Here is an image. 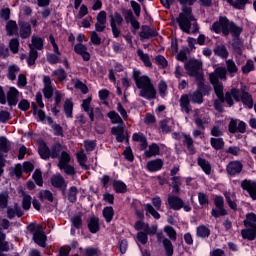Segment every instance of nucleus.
<instances>
[{
  "label": "nucleus",
  "mask_w": 256,
  "mask_h": 256,
  "mask_svg": "<svg viewBox=\"0 0 256 256\" xmlns=\"http://www.w3.org/2000/svg\"><path fill=\"white\" fill-rule=\"evenodd\" d=\"M64 113L67 119L73 118V101L66 99L64 102Z\"/></svg>",
  "instance_id": "obj_45"
},
{
  "label": "nucleus",
  "mask_w": 256,
  "mask_h": 256,
  "mask_svg": "<svg viewBox=\"0 0 256 256\" xmlns=\"http://www.w3.org/2000/svg\"><path fill=\"white\" fill-rule=\"evenodd\" d=\"M197 163L205 175H211V163L205 158L198 157Z\"/></svg>",
  "instance_id": "obj_32"
},
{
  "label": "nucleus",
  "mask_w": 256,
  "mask_h": 256,
  "mask_svg": "<svg viewBox=\"0 0 256 256\" xmlns=\"http://www.w3.org/2000/svg\"><path fill=\"white\" fill-rule=\"evenodd\" d=\"M198 82L196 91H199V93L202 94L203 97H206V95H209L210 87L209 85H206L203 80H196Z\"/></svg>",
  "instance_id": "obj_44"
},
{
  "label": "nucleus",
  "mask_w": 256,
  "mask_h": 256,
  "mask_svg": "<svg viewBox=\"0 0 256 256\" xmlns=\"http://www.w3.org/2000/svg\"><path fill=\"white\" fill-rule=\"evenodd\" d=\"M167 205L172 211H181V209H183V199L177 195H169Z\"/></svg>",
  "instance_id": "obj_11"
},
{
  "label": "nucleus",
  "mask_w": 256,
  "mask_h": 256,
  "mask_svg": "<svg viewBox=\"0 0 256 256\" xmlns=\"http://www.w3.org/2000/svg\"><path fill=\"white\" fill-rule=\"evenodd\" d=\"M153 82H151V78L147 75L141 76V78L135 83L137 89L143 90L146 87H149Z\"/></svg>",
  "instance_id": "obj_33"
},
{
  "label": "nucleus",
  "mask_w": 256,
  "mask_h": 256,
  "mask_svg": "<svg viewBox=\"0 0 256 256\" xmlns=\"http://www.w3.org/2000/svg\"><path fill=\"white\" fill-rule=\"evenodd\" d=\"M9 206V193H0V209H7Z\"/></svg>",
  "instance_id": "obj_59"
},
{
  "label": "nucleus",
  "mask_w": 256,
  "mask_h": 256,
  "mask_svg": "<svg viewBox=\"0 0 256 256\" xmlns=\"http://www.w3.org/2000/svg\"><path fill=\"white\" fill-rule=\"evenodd\" d=\"M32 179H34L38 187H43V173L41 172V170L36 169L32 175Z\"/></svg>",
  "instance_id": "obj_55"
},
{
  "label": "nucleus",
  "mask_w": 256,
  "mask_h": 256,
  "mask_svg": "<svg viewBox=\"0 0 256 256\" xmlns=\"http://www.w3.org/2000/svg\"><path fill=\"white\" fill-rule=\"evenodd\" d=\"M74 87L75 89H79L83 95H87V93H89V87H87L86 84L79 79H76L74 82Z\"/></svg>",
  "instance_id": "obj_57"
},
{
  "label": "nucleus",
  "mask_w": 256,
  "mask_h": 256,
  "mask_svg": "<svg viewBox=\"0 0 256 256\" xmlns=\"http://www.w3.org/2000/svg\"><path fill=\"white\" fill-rule=\"evenodd\" d=\"M122 155H124L126 161H129L130 163H133V161H135V155H133V149H131V146L126 147Z\"/></svg>",
  "instance_id": "obj_62"
},
{
  "label": "nucleus",
  "mask_w": 256,
  "mask_h": 256,
  "mask_svg": "<svg viewBox=\"0 0 256 256\" xmlns=\"http://www.w3.org/2000/svg\"><path fill=\"white\" fill-rule=\"evenodd\" d=\"M243 171V163L239 160L230 161L226 166V172L229 177H237Z\"/></svg>",
  "instance_id": "obj_8"
},
{
  "label": "nucleus",
  "mask_w": 256,
  "mask_h": 256,
  "mask_svg": "<svg viewBox=\"0 0 256 256\" xmlns=\"http://www.w3.org/2000/svg\"><path fill=\"white\" fill-rule=\"evenodd\" d=\"M137 55L140 57V60L145 65V67H153V63H151V58L149 54H144L142 49L137 50Z\"/></svg>",
  "instance_id": "obj_43"
},
{
  "label": "nucleus",
  "mask_w": 256,
  "mask_h": 256,
  "mask_svg": "<svg viewBox=\"0 0 256 256\" xmlns=\"http://www.w3.org/2000/svg\"><path fill=\"white\" fill-rule=\"evenodd\" d=\"M169 123H171L170 119H163L159 122L162 133H171L173 131V127Z\"/></svg>",
  "instance_id": "obj_50"
},
{
  "label": "nucleus",
  "mask_w": 256,
  "mask_h": 256,
  "mask_svg": "<svg viewBox=\"0 0 256 256\" xmlns=\"http://www.w3.org/2000/svg\"><path fill=\"white\" fill-rule=\"evenodd\" d=\"M214 54L221 59H227V57H229V51L227 50V47L223 44L217 45L214 48Z\"/></svg>",
  "instance_id": "obj_30"
},
{
  "label": "nucleus",
  "mask_w": 256,
  "mask_h": 256,
  "mask_svg": "<svg viewBox=\"0 0 256 256\" xmlns=\"http://www.w3.org/2000/svg\"><path fill=\"white\" fill-rule=\"evenodd\" d=\"M164 231L168 235L169 239H171V241H177V231H175L173 226H165Z\"/></svg>",
  "instance_id": "obj_61"
},
{
  "label": "nucleus",
  "mask_w": 256,
  "mask_h": 256,
  "mask_svg": "<svg viewBox=\"0 0 256 256\" xmlns=\"http://www.w3.org/2000/svg\"><path fill=\"white\" fill-rule=\"evenodd\" d=\"M210 145L215 149V151H221L225 149V140L223 138H210Z\"/></svg>",
  "instance_id": "obj_35"
},
{
  "label": "nucleus",
  "mask_w": 256,
  "mask_h": 256,
  "mask_svg": "<svg viewBox=\"0 0 256 256\" xmlns=\"http://www.w3.org/2000/svg\"><path fill=\"white\" fill-rule=\"evenodd\" d=\"M71 224L74 229H83V216L81 214L72 216Z\"/></svg>",
  "instance_id": "obj_42"
},
{
  "label": "nucleus",
  "mask_w": 256,
  "mask_h": 256,
  "mask_svg": "<svg viewBox=\"0 0 256 256\" xmlns=\"http://www.w3.org/2000/svg\"><path fill=\"white\" fill-rule=\"evenodd\" d=\"M19 38H12L9 42V49L14 54L17 55L19 53Z\"/></svg>",
  "instance_id": "obj_56"
},
{
  "label": "nucleus",
  "mask_w": 256,
  "mask_h": 256,
  "mask_svg": "<svg viewBox=\"0 0 256 256\" xmlns=\"http://www.w3.org/2000/svg\"><path fill=\"white\" fill-rule=\"evenodd\" d=\"M21 39H29L31 37V24L23 22L20 26Z\"/></svg>",
  "instance_id": "obj_29"
},
{
  "label": "nucleus",
  "mask_w": 256,
  "mask_h": 256,
  "mask_svg": "<svg viewBox=\"0 0 256 256\" xmlns=\"http://www.w3.org/2000/svg\"><path fill=\"white\" fill-rule=\"evenodd\" d=\"M189 48H184L179 51V53L176 55L177 61H180L181 63H186L187 61V53H189Z\"/></svg>",
  "instance_id": "obj_64"
},
{
  "label": "nucleus",
  "mask_w": 256,
  "mask_h": 256,
  "mask_svg": "<svg viewBox=\"0 0 256 256\" xmlns=\"http://www.w3.org/2000/svg\"><path fill=\"white\" fill-rule=\"evenodd\" d=\"M184 69L187 71L189 77H194L196 81H203L204 76L201 70L203 69V62L197 59H190L184 64Z\"/></svg>",
  "instance_id": "obj_4"
},
{
  "label": "nucleus",
  "mask_w": 256,
  "mask_h": 256,
  "mask_svg": "<svg viewBox=\"0 0 256 256\" xmlns=\"http://www.w3.org/2000/svg\"><path fill=\"white\" fill-rule=\"evenodd\" d=\"M196 235L197 237H200V239H208L211 235V229L205 225H200L196 229Z\"/></svg>",
  "instance_id": "obj_31"
},
{
  "label": "nucleus",
  "mask_w": 256,
  "mask_h": 256,
  "mask_svg": "<svg viewBox=\"0 0 256 256\" xmlns=\"http://www.w3.org/2000/svg\"><path fill=\"white\" fill-rule=\"evenodd\" d=\"M190 101L194 105H201L203 103V94L199 91H194L192 94H189Z\"/></svg>",
  "instance_id": "obj_41"
},
{
  "label": "nucleus",
  "mask_w": 256,
  "mask_h": 256,
  "mask_svg": "<svg viewBox=\"0 0 256 256\" xmlns=\"http://www.w3.org/2000/svg\"><path fill=\"white\" fill-rule=\"evenodd\" d=\"M27 230L33 234V241L39 247H43L44 249L47 247V235L45 231L41 230L39 226H36L34 223H30L27 226Z\"/></svg>",
  "instance_id": "obj_5"
},
{
  "label": "nucleus",
  "mask_w": 256,
  "mask_h": 256,
  "mask_svg": "<svg viewBox=\"0 0 256 256\" xmlns=\"http://www.w3.org/2000/svg\"><path fill=\"white\" fill-rule=\"evenodd\" d=\"M136 239L141 245H147L149 242V236L148 234L144 231H140L136 234Z\"/></svg>",
  "instance_id": "obj_60"
},
{
  "label": "nucleus",
  "mask_w": 256,
  "mask_h": 256,
  "mask_svg": "<svg viewBox=\"0 0 256 256\" xmlns=\"http://www.w3.org/2000/svg\"><path fill=\"white\" fill-rule=\"evenodd\" d=\"M52 75H53V77H58V81H60V83H63V81H65V79H67V72H65V69H63V68L54 70L52 72Z\"/></svg>",
  "instance_id": "obj_54"
},
{
  "label": "nucleus",
  "mask_w": 256,
  "mask_h": 256,
  "mask_svg": "<svg viewBox=\"0 0 256 256\" xmlns=\"http://www.w3.org/2000/svg\"><path fill=\"white\" fill-rule=\"evenodd\" d=\"M44 43H45V39H43L42 37H37V36L32 37V45L38 51H42Z\"/></svg>",
  "instance_id": "obj_53"
},
{
  "label": "nucleus",
  "mask_w": 256,
  "mask_h": 256,
  "mask_svg": "<svg viewBox=\"0 0 256 256\" xmlns=\"http://www.w3.org/2000/svg\"><path fill=\"white\" fill-rule=\"evenodd\" d=\"M198 202L201 207H207L209 205V196L205 192L198 193Z\"/></svg>",
  "instance_id": "obj_63"
},
{
  "label": "nucleus",
  "mask_w": 256,
  "mask_h": 256,
  "mask_svg": "<svg viewBox=\"0 0 256 256\" xmlns=\"http://www.w3.org/2000/svg\"><path fill=\"white\" fill-rule=\"evenodd\" d=\"M240 101L247 109H253V96L243 88L241 89Z\"/></svg>",
  "instance_id": "obj_21"
},
{
  "label": "nucleus",
  "mask_w": 256,
  "mask_h": 256,
  "mask_svg": "<svg viewBox=\"0 0 256 256\" xmlns=\"http://www.w3.org/2000/svg\"><path fill=\"white\" fill-rule=\"evenodd\" d=\"M182 136L184 138L183 145L186 146L190 155H195V146L193 145V138H191V135L182 133Z\"/></svg>",
  "instance_id": "obj_27"
},
{
  "label": "nucleus",
  "mask_w": 256,
  "mask_h": 256,
  "mask_svg": "<svg viewBox=\"0 0 256 256\" xmlns=\"http://www.w3.org/2000/svg\"><path fill=\"white\" fill-rule=\"evenodd\" d=\"M6 101L11 109L17 107V103H19V90L15 87H11L7 92Z\"/></svg>",
  "instance_id": "obj_12"
},
{
  "label": "nucleus",
  "mask_w": 256,
  "mask_h": 256,
  "mask_svg": "<svg viewBox=\"0 0 256 256\" xmlns=\"http://www.w3.org/2000/svg\"><path fill=\"white\" fill-rule=\"evenodd\" d=\"M88 231L95 235L101 231V224L99 223V217L91 216L86 220Z\"/></svg>",
  "instance_id": "obj_13"
},
{
  "label": "nucleus",
  "mask_w": 256,
  "mask_h": 256,
  "mask_svg": "<svg viewBox=\"0 0 256 256\" xmlns=\"http://www.w3.org/2000/svg\"><path fill=\"white\" fill-rule=\"evenodd\" d=\"M244 227H253L256 225V214L248 212L246 218L243 220Z\"/></svg>",
  "instance_id": "obj_37"
},
{
  "label": "nucleus",
  "mask_w": 256,
  "mask_h": 256,
  "mask_svg": "<svg viewBox=\"0 0 256 256\" xmlns=\"http://www.w3.org/2000/svg\"><path fill=\"white\" fill-rule=\"evenodd\" d=\"M5 30L9 37H13V35H19V26L17 25V21L8 20L5 26Z\"/></svg>",
  "instance_id": "obj_22"
},
{
  "label": "nucleus",
  "mask_w": 256,
  "mask_h": 256,
  "mask_svg": "<svg viewBox=\"0 0 256 256\" xmlns=\"http://www.w3.org/2000/svg\"><path fill=\"white\" fill-rule=\"evenodd\" d=\"M132 141H136L137 143H140V151H145L149 144L147 143V137H145V134L143 133H134L132 135Z\"/></svg>",
  "instance_id": "obj_25"
},
{
  "label": "nucleus",
  "mask_w": 256,
  "mask_h": 256,
  "mask_svg": "<svg viewBox=\"0 0 256 256\" xmlns=\"http://www.w3.org/2000/svg\"><path fill=\"white\" fill-rule=\"evenodd\" d=\"M109 18L112 35L114 39H118V37L121 35V30L118 27H121V25H123V16H121V13L115 12L114 14H110Z\"/></svg>",
  "instance_id": "obj_7"
},
{
  "label": "nucleus",
  "mask_w": 256,
  "mask_h": 256,
  "mask_svg": "<svg viewBox=\"0 0 256 256\" xmlns=\"http://www.w3.org/2000/svg\"><path fill=\"white\" fill-rule=\"evenodd\" d=\"M22 209H24V211H29V209H31V201H32V197L29 194H25V191L22 190Z\"/></svg>",
  "instance_id": "obj_46"
},
{
  "label": "nucleus",
  "mask_w": 256,
  "mask_h": 256,
  "mask_svg": "<svg viewBox=\"0 0 256 256\" xmlns=\"http://www.w3.org/2000/svg\"><path fill=\"white\" fill-rule=\"evenodd\" d=\"M140 97H143V99H147L148 101L157 99V90H155V86L150 84L149 86L142 88V90H140Z\"/></svg>",
  "instance_id": "obj_16"
},
{
  "label": "nucleus",
  "mask_w": 256,
  "mask_h": 256,
  "mask_svg": "<svg viewBox=\"0 0 256 256\" xmlns=\"http://www.w3.org/2000/svg\"><path fill=\"white\" fill-rule=\"evenodd\" d=\"M163 159L157 158L154 160H150L147 162L146 164V168L147 171H149V173H157V171H161V169H163Z\"/></svg>",
  "instance_id": "obj_18"
},
{
  "label": "nucleus",
  "mask_w": 256,
  "mask_h": 256,
  "mask_svg": "<svg viewBox=\"0 0 256 256\" xmlns=\"http://www.w3.org/2000/svg\"><path fill=\"white\" fill-rule=\"evenodd\" d=\"M0 151L2 153H9L11 151V144L5 136L0 137Z\"/></svg>",
  "instance_id": "obj_47"
},
{
  "label": "nucleus",
  "mask_w": 256,
  "mask_h": 256,
  "mask_svg": "<svg viewBox=\"0 0 256 256\" xmlns=\"http://www.w3.org/2000/svg\"><path fill=\"white\" fill-rule=\"evenodd\" d=\"M241 235L244 239L248 241H255L256 239V225L248 226L246 229L241 230Z\"/></svg>",
  "instance_id": "obj_23"
},
{
  "label": "nucleus",
  "mask_w": 256,
  "mask_h": 256,
  "mask_svg": "<svg viewBox=\"0 0 256 256\" xmlns=\"http://www.w3.org/2000/svg\"><path fill=\"white\" fill-rule=\"evenodd\" d=\"M162 244L166 253V256H173V253H175V250L173 248V243L169 238H164L162 240Z\"/></svg>",
  "instance_id": "obj_38"
},
{
  "label": "nucleus",
  "mask_w": 256,
  "mask_h": 256,
  "mask_svg": "<svg viewBox=\"0 0 256 256\" xmlns=\"http://www.w3.org/2000/svg\"><path fill=\"white\" fill-rule=\"evenodd\" d=\"M74 53L80 55L83 61H91V54L87 51V46L83 43H78L74 46Z\"/></svg>",
  "instance_id": "obj_19"
},
{
  "label": "nucleus",
  "mask_w": 256,
  "mask_h": 256,
  "mask_svg": "<svg viewBox=\"0 0 256 256\" xmlns=\"http://www.w3.org/2000/svg\"><path fill=\"white\" fill-rule=\"evenodd\" d=\"M102 215L106 221V223H111L113 221V217H115V210L113 206H106L102 210Z\"/></svg>",
  "instance_id": "obj_28"
},
{
  "label": "nucleus",
  "mask_w": 256,
  "mask_h": 256,
  "mask_svg": "<svg viewBox=\"0 0 256 256\" xmlns=\"http://www.w3.org/2000/svg\"><path fill=\"white\" fill-rule=\"evenodd\" d=\"M79 194V190L77 186H71L68 190V201L69 203H77V195Z\"/></svg>",
  "instance_id": "obj_48"
},
{
  "label": "nucleus",
  "mask_w": 256,
  "mask_h": 256,
  "mask_svg": "<svg viewBox=\"0 0 256 256\" xmlns=\"http://www.w3.org/2000/svg\"><path fill=\"white\" fill-rule=\"evenodd\" d=\"M211 31L219 35L222 33L223 37L232 36V49L237 55H243V40L241 39V33H243V27L238 26L235 22L230 21L227 16H220L218 21H215L211 26Z\"/></svg>",
  "instance_id": "obj_1"
},
{
  "label": "nucleus",
  "mask_w": 256,
  "mask_h": 256,
  "mask_svg": "<svg viewBox=\"0 0 256 256\" xmlns=\"http://www.w3.org/2000/svg\"><path fill=\"white\" fill-rule=\"evenodd\" d=\"M111 135L116 137L117 143H123L126 139L125 127L123 125L114 126L111 128Z\"/></svg>",
  "instance_id": "obj_20"
},
{
  "label": "nucleus",
  "mask_w": 256,
  "mask_h": 256,
  "mask_svg": "<svg viewBox=\"0 0 256 256\" xmlns=\"http://www.w3.org/2000/svg\"><path fill=\"white\" fill-rule=\"evenodd\" d=\"M224 97L227 105L229 107H233L235 105V101L236 103L241 102V90L237 88H232L230 92L228 91L225 93ZM233 98H234V101H233Z\"/></svg>",
  "instance_id": "obj_9"
},
{
  "label": "nucleus",
  "mask_w": 256,
  "mask_h": 256,
  "mask_svg": "<svg viewBox=\"0 0 256 256\" xmlns=\"http://www.w3.org/2000/svg\"><path fill=\"white\" fill-rule=\"evenodd\" d=\"M51 185L56 189H61L67 185V182H65V178L61 174H58L51 177Z\"/></svg>",
  "instance_id": "obj_26"
},
{
  "label": "nucleus",
  "mask_w": 256,
  "mask_h": 256,
  "mask_svg": "<svg viewBox=\"0 0 256 256\" xmlns=\"http://www.w3.org/2000/svg\"><path fill=\"white\" fill-rule=\"evenodd\" d=\"M107 117L110 118L112 125H123V118L115 110L108 112Z\"/></svg>",
  "instance_id": "obj_36"
},
{
  "label": "nucleus",
  "mask_w": 256,
  "mask_h": 256,
  "mask_svg": "<svg viewBox=\"0 0 256 256\" xmlns=\"http://www.w3.org/2000/svg\"><path fill=\"white\" fill-rule=\"evenodd\" d=\"M112 187L115 193H127V184L121 180H113Z\"/></svg>",
  "instance_id": "obj_34"
},
{
  "label": "nucleus",
  "mask_w": 256,
  "mask_h": 256,
  "mask_svg": "<svg viewBox=\"0 0 256 256\" xmlns=\"http://www.w3.org/2000/svg\"><path fill=\"white\" fill-rule=\"evenodd\" d=\"M142 31L139 33L141 41L145 39H153V37H158L159 32L155 28H151L148 25H142Z\"/></svg>",
  "instance_id": "obj_14"
},
{
  "label": "nucleus",
  "mask_w": 256,
  "mask_h": 256,
  "mask_svg": "<svg viewBox=\"0 0 256 256\" xmlns=\"http://www.w3.org/2000/svg\"><path fill=\"white\" fill-rule=\"evenodd\" d=\"M251 71H255V63L253 60L249 59L246 61V64L242 66V73L243 75H249Z\"/></svg>",
  "instance_id": "obj_52"
},
{
  "label": "nucleus",
  "mask_w": 256,
  "mask_h": 256,
  "mask_svg": "<svg viewBox=\"0 0 256 256\" xmlns=\"http://www.w3.org/2000/svg\"><path fill=\"white\" fill-rule=\"evenodd\" d=\"M251 0H235L231 5L234 9H238L240 11H243L245 9L246 5H251Z\"/></svg>",
  "instance_id": "obj_49"
},
{
  "label": "nucleus",
  "mask_w": 256,
  "mask_h": 256,
  "mask_svg": "<svg viewBox=\"0 0 256 256\" xmlns=\"http://www.w3.org/2000/svg\"><path fill=\"white\" fill-rule=\"evenodd\" d=\"M180 109L182 112L189 115L191 113V98L189 94H182L179 99Z\"/></svg>",
  "instance_id": "obj_17"
},
{
  "label": "nucleus",
  "mask_w": 256,
  "mask_h": 256,
  "mask_svg": "<svg viewBox=\"0 0 256 256\" xmlns=\"http://www.w3.org/2000/svg\"><path fill=\"white\" fill-rule=\"evenodd\" d=\"M161 154V148L155 142L149 145L148 150L144 152V155L147 159H151V157H157V155Z\"/></svg>",
  "instance_id": "obj_24"
},
{
  "label": "nucleus",
  "mask_w": 256,
  "mask_h": 256,
  "mask_svg": "<svg viewBox=\"0 0 256 256\" xmlns=\"http://www.w3.org/2000/svg\"><path fill=\"white\" fill-rule=\"evenodd\" d=\"M39 199L40 201H43L46 199V201H49V203H53L54 197H53V192L50 190H45L44 192L39 193Z\"/></svg>",
  "instance_id": "obj_58"
},
{
  "label": "nucleus",
  "mask_w": 256,
  "mask_h": 256,
  "mask_svg": "<svg viewBox=\"0 0 256 256\" xmlns=\"http://www.w3.org/2000/svg\"><path fill=\"white\" fill-rule=\"evenodd\" d=\"M76 158H77V161H78L80 167H82L86 171L89 170V166L86 165V163H87V154H85L83 152L77 153Z\"/></svg>",
  "instance_id": "obj_51"
},
{
  "label": "nucleus",
  "mask_w": 256,
  "mask_h": 256,
  "mask_svg": "<svg viewBox=\"0 0 256 256\" xmlns=\"http://www.w3.org/2000/svg\"><path fill=\"white\" fill-rule=\"evenodd\" d=\"M58 159H59L58 167L69 165L71 163V154H69L67 151H62Z\"/></svg>",
  "instance_id": "obj_39"
},
{
  "label": "nucleus",
  "mask_w": 256,
  "mask_h": 256,
  "mask_svg": "<svg viewBox=\"0 0 256 256\" xmlns=\"http://www.w3.org/2000/svg\"><path fill=\"white\" fill-rule=\"evenodd\" d=\"M210 82L219 83V79H227V68L217 67L213 73L209 75Z\"/></svg>",
  "instance_id": "obj_15"
},
{
  "label": "nucleus",
  "mask_w": 256,
  "mask_h": 256,
  "mask_svg": "<svg viewBox=\"0 0 256 256\" xmlns=\"http://www.w3.org/2000/svg\"><path fill=\"white\" fill-rule=\"evenodd\" d=\"M63 153V145L61 142H55L52 144L51 148L47 145L45 141H42L38 146V154L44 161H49V159H59Z\"/></svg>",
  "instance_id": "obj_3"
},
{
  "label": "nucleus",
  "mask_w": 256,
  "mask_h": 256,
  "mask_svg": "<svg viewBox=\"0 0 256 256\" xmlns=\"http://www.w3.org/2000/svg\"><path fill=\"white\" fill-rule=\"evenodd\" d=\"M241 188L243 189V191H247L252 201H256V180L244 179L241 182Z\"/></svg>",
  "instance_id": "obj_10"
},
{
  "label": "nucleus",
  "mask_w": 256,
  "mask_h": 256,
  "mask_svg": "<svg viewBox=\"0 0 256 256\" xmlns=\"http://www.w3.org/2000/svg\"><path fill=\"white\" fill-rule=\"evenodd\" d=\"M39 57V52H37V49L31 48L29 52V56L27 58V65L28 67H33L35 65V62L37 61Z\"/></svg>",
  "instance_id": "obj_40"
},
{
  "label": "nucleus",
  "mask_w": 256,
  "mask_h": 256,
  "mask_svg": "<svg viewBox=\"0 0 256 256\" xmlns=\"http://www.w3.org/2000/svg\"><path fill=\"white\" fill-rule=\"evenodd\" d=\"M213 202L215 208H212L211 215L214 219H219V217H226V215H229V212L225 209V198H223V196H214Z\"/></svg>",
  "instance_id": "obj_6"
},
{
  "label": "nucleus",
  "mask_w": 256,
  "mask_h": 256,
  "mask_svg": "<svg viewBox=\"0 0 256 256\" xmlns=\"http://www.w3.org/2000/svg\"><path fill=\"white\" fill-rule=\"evenodd\" d=\"M180 5H182V12L176 18V23H178L179 29L183 33H191V23L195 21V16L193 15V8L191 6L195 5L197 0H177ZM189 5L190 7H188Z\"/></svg>",
  "instance_id": "obj_2"
}]
</instances>
